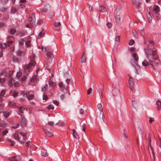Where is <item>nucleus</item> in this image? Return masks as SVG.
<instances>
[{
	"instance_id": "obj_54",
	"label": "nucleus",
	"mask_w": 161,
	"mask_h": 161,
	"mask_svg": "<svg viewBox=\"0 0 161 161\" xmlns=\"http://www.w3.org/2000/svg\"><path fill=\"white\" fill-rule=\"evenodd\" d=\"M8 132V130H6L4 131H3L2 133V135L3 136L5 135Z\"/></svg>"
},
{
	"instance_id": "obj_5",
	"label": "nucleus",
	"mask_w": 161,
	"mask_h": 161,
	"mask_svg": "<svg viewBox=\"0 0 161 161\" xmlns=\"http://www.w3.org/2000/svg\"><path fill=\"white\" fill-rule=\"evenodd\" d=\"M119 11L118 9H116L114 12V15L115 16L116 21H120Z\"/></svg>"
},
{
	"instance_id": "obj_10",
	"label": "nucleus",
	"mask_w": 161,
	"mask_h": 161,
	"mask_svg": "<svg viewBox=\"0 0 161 161\" xmlns=\"http://www.w3.org/2000/svg\"><path fill=\"white\" fill-rule=\"evenodd\" d=\"M132 57L133 58V61H131V63H137L138 59V57L137 56V54L135 53H133Z\"/></svg>"
},
{
	"instance_id": "obj_15",
	"label": "nucleus",
	"mask_w": 161,
	"mask_h": 161,
	"mask_svg": "<svg viewBox=\"0 0 161 161\" xmlns=\"http://www.w3.org/2000/svg\"><path fill=\"white\" fill-rule=\"evenodd\" d=\"M81 61L82 63H86V58L85 55L84 53L81 56Z\"/></svg>"
},
{
	"instance_id": "obj_2",
	"label": "nucleus",
	"mask_w": 161,
	"mask_h": 161,
	"mask_svg": "<svg viewBox=\"0 0 161 161\" xmlns=\"http://www.w3.org/2000/svg\"><path fill=\"white\" fill-rule=\"evenodd\" d=\"M148 61H149L150 64L154 68L158 67L160 64V61L158 56Z\"/></svg>"
},
{
	"instance_id": "obj_59",
	"label": "nucleus",
	"mask_w": 161,
	"mask_h": 161,
	"mask_svg": "<svg viewBox=\"0 0 161 161\" xmlns=\"http://www.w3.org/2000/svg\"><path fill=\"white\" fill-rule=\"evenodd\" d=\"M133 34L134 36L136 38H137L138 37V35L137 34V33L136 32H133Z\"/></svg>"
},
{
	"instance_id": "obj_51",
	"label": "nucleus",
	"mask_w": 161,
	"mask_h": 161,
	"mask_svg": "<svg viewBox=\"0 0 161 161\" xmlns=\"http://www.w3.org/2000/svg\"><path fill=\"white\" fill-rule=\"evenodd\" d=\"M47 108L48 109H53L54 108L53 105H50L47 107Z\"/></svg>"
},
{
	"instance_id": "obj_45",
	"label": "nucleus",
	"mask_w": 161,
	"mask_h": 161,
	"mask_svg": "<svg viewBox=\"0 0 161 161\" xmlns=\"http://www.w3.org/2000/svg\"><path fill=\"white\" fill-rule=\"evenodd\" d=\"M120 36H117L115 38V41L116 42H119L120 40Z\"/></svg>"
},
{
	"instance_id": "obj_1",
	"label": "nucleus",
	"mask_w": 161,
	"mask_h": 161,
	"mask_svg": "<svg viewBox=\"0 0 161 161\" xmlns=\"http://www.w3.org/2000/svg\"><path fill=\"white\" fill-rule=\"evenodd\" d=\"M144 49L148 60L158 56L157 50L155 48L153 41H149V44Z\"/></svg>"
},
{
	"instance_id": "obj_17",
	"label": "nucleus",
	"mask_w": 161,
	"mask_h": 161,
	"mask_svg": "<svg viewBox=\"0 0 161 161\" xmlns=\"http://www.w3.org/2000/svg\"><path fill=\"white\" fill-rule=\"evenodd\" d=\"M41 154L43 156H47V153L46 150L43 148H42V149Z\"/></svg>"
},
{
	"instance_id": "obj_56",
	"label": "nucleus",
	"mask_w": 161,
	"mask_h": 161,
	"mask_svg": "<svg viewBox=\"0 0 161 161\" xmlns=\"http://www.w3.org/2000/svg\"><path fill=\"white\" fill-rule=\"evenodd\" d=\"M13 42V41H8L7 42V45L8 46H10L11 44Z\"/></svg>"
},
{
	"instance_id": "obj_32",
	"label": "nucleus",
	"mask_w": 161,
	"mask_h": 161,
	"mask_svg": "<svg viewBox=\"0 0 161 161\" xmlns=\"http://www.w3.org/2000/svg\"><path fill=\"white\" fill-rule=\"evenodd\" d=\"M4 116L5 118H7L10 115V113L8 111H5L3 113Z\"/></svg>"
},
{
	"instance_id": "obj_4",
	"label": "nucleus",
	"mask_w": 161,
	"mask_h": 161,
	"mask_svg": "<svg viewBox=\"0 0 161 161\" xmlns=\"http://www.w3.org/2000/svg\"><path fill=\"white\" fill-rule=\"evenodd\" d=\"M35 61L31 59L30 63L27 65V66L25 68L24 72L25 74L28 75L29 73V69L31 66H34L35 65Z\"/></svg>"
},
{
	"instance_id": "obj_48",
	"label": "nucleus",
	"mask_w": 161,
	"mask_h": 161,
	"mask_svg": "<svg viewBox=\"0 0 161 161\" xmlns=\"http://www.w3.org/2000/svg\"><path fill=\"white\" fill-rule=\"evenodd\" d=\"M19 124H17L15 126H12L11 127V128L12 129H16L18 128L19 126Z\"/></svg>"
},
{
	"instance_id": "obj_61",
	"label": "nucleus",
	"mask_w": 161,
	"mask_h": 161,
	"mask_svg": "<svg viewBox=\"0 0 161 161\" xmlns=\"http://www.w3.org/2000/svg\"><path fill=\"white\" fill-rule=\"evenodd\" d=\"M30 147L31 149H32L33 150H35L36 148V146L33 145H31Z\"/></svg>"
},
{
	"instance_id": "obj_63",
	"label": "nucleus",
	"mask_w": 161,
	"mask_h": 161,
	"mask_svg": "<svg viewBox=\"0 0 161 161\" xmlns=\"http://www.w3.org/2000/svg\"><path fill=\"white\" fill-rule=\"evenodd\" d=\"M21 73L20 72H18L16 75V76L18 77H19L21 76Z\"/></svg>"
},
{
	"instance_id": "obj_24",
	"label": "nucleus",
	"mask_w": 161,
	"mask_h": 161,
	"mask_svg": "<svg viewBox=\"0 0 161 161\" xmlns=\"http://www.w3.org/2000/svg\"><path fill=\"white\" fill-rule=\"evenodd\" d=\"M47 58H52L53 56L52 53L50 52H48L47 53Z\"/></svg>"
},
{
	"instance_id": "obj_40",
	"label": "nucleus",
	"mask_w": 161,
	"mask_h": 161,
	"mask_svg": "<svg viewBox=\"0 0 161 161\" xmlns=\"http://www.w3.org/2000/svg\"><path fill=\"white\" fill-rule=\"evenodd\" d=\"M25 44L26 47H29L31 45V41H27L25 43Z\"/></svg>"
},
{
	"instance_id": "obj_27",
	"label": "nucleus",
	"mask_w": 161,
	"mask_h": 161,
	"mask_svg": "<svg viewBox=\"0 0 161 161\" xmlns=\"http://www.w3.org/2000/svg\"><path fill=\"white\" fill-rule=\"evenodd\" d=\"M17 55L20 56H24L25 54V53L22 52L21 51H18L16 52Z\"/></svg>"
},
{
	"instance_id": "obj_55",
	"label": "nucleus",
	"mask_w": 161,
	"mask_h": 161,
	"mask_svg": "<svg viewBox=\"0 0 161 161\" xmlns=\"http://www.w3.org/2000/svg\"><path fill=\"white\" fill-rule=\"evenodd\" d=\"M79 113L81 114H82L84 113V111L82 108H80L79 110Z\"/></svg>"
},
{
	"instance_id": "obj_46",
	"label": "nucleus",
	"mask_w": 161,
	"mask_h": 161,
	"mask_svg": "<svg viewBox=\"0 0 161 161\" xmlns=\"http://www.w3.org/2000/svg\"><path fill=\"white\" fill-rule=\"evenodd\" d=\"M10 160L11 161H17V160L16 157L11 158H10Z\"/></svg>"
},
{
	"instance_id": "obj_33",
	"label": "nucleus",
	"mask_w": 161,
	"mask_h": 161,
	"mask_svg": "<svg viewBox=\"0 0 161 161\" xmlns=\"http://www.w3.org/2000/svg\"><path fill=\"white\" fill-rule=\"evenodd\" d=\"M14 136L15 139L17 140L19 142H20V138L19 136V135L18 134H15Z\"/></svg>"
},
{
	"instance_id": "obj_39",
	"label": "nucleus",
	"mask_w": 161,
	"mask_h": 161,
	"mask_svg": "<svg viewBox=\"0 0 161 161\" xmlns=\"http://www.w3.org/2000/svg\"><path fill=\"white\" fill-rule=\"evenodd\" d=\"M60 24V23L59 22H56L54 23V25L57 27L59 26Z\"/></svg>"
},
{
	"instance_id": "obj_31",
	"label": "nucleus",
	"mask_w": 161,
	"mask_h": 161,
	"mask_svg": "<svg viewBox=\"0 0 161 161\" xmlns=\"http://www.w3.org/2000/svg\"><path fill=\"white\" fill-rule=\"evenodd\" d=\"M16 32V30L15 29L13 28H12L11 29L10 31V33L11 35H14Z\"/></svg>"
},
{
	"instance_id": "obj_16",
	"label": "nucleus",
	"mask_w": 161,
	"mask_h": 161,
	"mask_svg": "<svg viewBox=\"0 0 161 161\" xmlns=\"http://www.w3.org/2000/svg\"><path fill=\"white\" fill-rule=\"evenodd\" d=\"M142 64L143 66H146L150 64V62L149 61H148L147 60L145 59L142 61Z\"/></svg>"
},
{
	"instance_id": "obj_60",
	"label": "nucleus",
	"mask_w": 161,
	"mask_h": 161,
	"mask_svg": "<svg viewBox=\"0 0 161 161\" xmlns=\"http://www.w3.org/2000/svg\"><path fill=\"white\" fill-rule=\"evenodd\" d=\"M132 3L133 4L135 5L136 6L137 5V4H138L137 2L135 0H133L132 1Z\"/></svg>"
},
{
	"instance_id": "obj_20",
	"label": "nucleus",
	"mask_w": 161,
	"mask_h": 161,
	"mask_svg": "<svg viewBox=\"0 0 161 161\" xmlns=\"http://www.w3.org/2000/svg\"><path fill=\"white\" fill-rule=\"evenodd\" d=\"M153 10L156 13L158 12L159 10V7L157 5H155L153 8Z\"/></svg>"
},
{
	"instance_id": "obj_43",
	"label": "nucleus",
	"mask_w": 161,
	"mask_h": 161,
	"mask_svg": "<svg viewBox=\"0 0 161 161\" xmlns=\"http://www.w3.org/2000/svg\"><path fill=\"white\" fill-rule=\"evenodd\" d=\"M134 42H135L134 41L133 39H131L130 40V41L129 43V45H132L134 44Z\"/></svg>"
},
{
	"instance_id": "obj_8",
	"label": "nucleus",
	"mask_w": 161,
	"mask_h": 161,
	"mask_svg": "<svg viewBox=\"0 0 161 161\" xmlns=\"http://www.w3.org/2000/svg\"><path fill=\"white\" fill-rule=\"evenodd\" d=\"M19 122L21 126H25L27 124V121L26 118L25 117L21 118L20 119Z\"/></svg>"
},
{
	"instance_id": "obj_57",
	"label": "nucleus",
	"mask_w": 161,
	"mask_h": 161,
	"mask_svg": "<svg viewBox=\"0 0 161 161\" xmlns=\"http://www.w3.org/2000/svg\"><path fill=\"white\" fill-rule=\"evenodd\" d=\"M92 88H90L87 91V94L89 95L90 93H91L92 91Z\"/></svg>"
},
{
	"instance_id": "obj_30",
	"label": "nucleus",
	"mask_w": 161,
	"mask_h": 161,
	"mask_svg": "<svg viewBox=\"0 0 161 161\" xmlns=\"http://www.w3.org/2000/svg\"><path fill=\"white\" fill-rule=\"evenodd\" d=\"M56 85L55 82H53L52 80H50L49 82V85L50 87L54 86Z\"/></svg>"
},
{
	"instance_id": "obj_58",
	"label": "nucleus",
	"mask_w": 161,
	"mask_h": 161,
	"mask_svg": "<svg viewBox=\"0 0 161 161\" xmlns=\"http://www.w3.org/2000/svg\"><path fill=\"white\" fill-rule=\"evenodd\" d=\"M88 7L89 11L90 12H92V7L91 8V5L90 4H88Z\"/></svg>"
},
{
	"instance_id": "obj_47",
	"label": "nucleus",
	"mask_w": 161,
	"mask_h": 161,
	"mask_svg": "<svg viewBox=\"0 0 161 161\" xmlns=\"http://www.w3.org/2000/svg\"><path fill=\"white\" fill-rule=\"evenodd\" d=\"M18 93L15 92L14 91V92L13 94V95L14 97H17L18 95Z\"/></svg>"
},
{
	"instance_id": "obj_19",
	"label": "nucleus",
	"mask_w": 161,
	"mask_h": 161,
	"mask_svg": "<svg viewBox=\"0 0 161 161\" xmlns=\"http://www.w3.org/2000/svg\"><path fill=\"white\" fill-rule=\"evenodd\" d=\"M99 9L100 11L102 13H104L106 11L105 8L102 5L100 6Z\"/></svg>"
},
{
	"instance_id": "obj_13",
	"label": "nucleus",
	"mask_w": 161,
	"mask_h": 161,
	"mask_svg": "<svg viewBox=\"0 0 161 161\" xmlns=\"http://www.w3.org/2000/svg\"><path fill=\"white\" fill-rule=\"evenodd\" d=\"M43 130L45 134L48 137H51L53 136V135L49 131H47V130L45 129H43Z\"/></svg>"
},
{
	"instance_id": "obj_35",
	"label": "nucleus",
	"mask_w": 161,
	"mask_h": 161,
	"mask_svg": "<svg viewBox=\"0 0 161 161\" xmlns=\"http://www.w3.org/2000/svg\"><path fill=\"white\" fill-rule=\"evenodd\" d=\"M0 47L1 48H4L6 47V44L5 43H1L0 44Z\"/></svg>"
},
{
	"instance_id": "obj_25",
	"label": "nucleus",
	"mask_w": 161,
	"mask_h": 161,
	"mask_svg": "<svg viewBox=\"0 0 161 161\" xmlns=\"http://www.w3.org/2000/svg\"><path fill=\"white\" fill-rule=\"evenodd\" d=\"M6 124L4 121H0V127H4L6 126Z\"/></svg>"
},
{
	"instance_id": "obj_44",
	"label": "nucleus",
	"mask_w": 161,
	"mask_h": 161,
	"mask_svg": "<svg viewBox=\"0 0 161 161\" xmlns=\"http://www.w3.org/2000/svg\"><path fill=\"white\" fill-rule=\"evenodd\" d=\"M154 121V119L153 118V117H150L149 119V122L151 124Z\"/></svg>"
},
{
	"instance_id": "obj_29",
	"label": "nucleus",
	"mask_w": 161,
	"mask_h": 161,
	"mask_svg": "<svg viewBox=\"0 0 161 161\" xmlns=\"http://www.w3.org/2000/svg\"><path fill=\"white\" fill-rule=\"evenodd\" d=\"M30 92H29V95H28L27 96L28 99L29 100H31L33 99V98H34V97L33 95H32V94L31 95L30 94Z\"/></svg>"
},
{
	"instance_id": "obj_21",
	"label": "nucleus",
	"mask_w": 161,
	"mask_h": 161,
	"mask_svg": "<svg viewBox=\"0 0 161 161\" xmlns=\"http://www.w3.org/2000/svg\"><path fill=\"white\" fill-rule=\"evenodd\" d=\"M44 34V32L43 31H42L39 34L37 37V38L38 39H39L40 38L43 37Z\"/></svg>"
},
{
	"instance_id": "obj_62",
	"label": "nucleus",
	"mask_w": 161,
	"mask_h": 161,
	"mask_svg": "<svg viewBox=\"0 0 161 161\" xmlns=\"http://www.w3.org/2000/svg\"><path fill=\"white\" fill-rule=\"evenodd\" d=\"M106 25L107 27L109 28H110L112 26V25L110 23H108Z\"/></svg>"
},
{
	"instance_id": "obj_22",
	"label": "nucleus",
	"mask_w": 161,
	"mask_h": 161,
	"mask_svg": "<svg viewBox=\"0 0 161 161\" xmlns=\"http://www.w3.org/2000/svg\"><path fill=\"white\" fill-rule=\"evenodd\" d=\"M37 76L34 75L31 79L30 81L32 82H35L36 81Z\"/></svg>"
},
{
	"instance_id": "obj_52",
	"label": "nucleus",
	"mask_w": 161,
	"mask_h": 161,
	"mask_svg": "<svg viewBox=\"0 0 161 161\" xmlns=\"http://www.w3.org/2000/svg\"><path fill=\"white\" fill-rule=\"evenodd\" d=\"M43 23V21L42 19H39L37 22V24L39 25H41Z\"/></svg>"
},
{
	"instance_id": "obj_41",
	"label": "nucleus",
	"mask_w": 161,
	"mask_h": 161,
	"mask_svg": "<svg viewBox=\"0 0 161 161\" xmlns=\"http://www.w3.org/2000/svg\"><path fill=\"white\" fill-rule=\"evenodd\" d=\"M29 92L28 93H26L25 92H23L22 93V95L24 97H27L28 96V95H29Z\"/></svg>"
},
{
	"instance_id": "obj_34",
	"label": "nucleus",
	"mask_w": 161,
	"mask_h": 161,
	"mask_svg": "<svg viewBox=\"0 0 161 161\" xmlns=\"http://www.w3.org/2000/svg\"><path fill=\"white\" fill-rule=\"evenodd\" d=\"M0 75H3L5 76H6L7 74L6 70L5 69H3L2 72L1 74H0Z\"/></svg>"
},
{
	"instance_id": "obj_49",
	"label": "nucleus",
	"mask_w": 161,
	"mask_h": 161,
	"mask_svg": "<svg viewBox=\"0 0 161 161\" xmlns=\"http://www.w3.org/2000/svg\"><path fill=\"white\" fill-rule=\"evenodd\" d=\"M9 141L11 143L10 146H14L15 144V142L11 139H9Z\"/></svg>"
},
{
	"instance_id": "obj_14",
	"label": "nucleus",
	"mask_w": 161,
	"mask_h": 161,
	"mask_svg": "<svg viewBox=\"0 0 161 161\" xmlns=\"http://www.w3.org/2000/svg\"><path fill=\"white\" fill-rule=\"evenodd\" d=\"M8 77L9 78L8 85L10 87H11L13 85V79L11 75H8Z\"/></svg>"
},
{
	"instance_id": "obj_3",
	"label": "nucleus",
	"mask_w": 161,
	"mask_h": 161,
	"mask_svg": "<svg viewBox=\"0 0 161 161\" xmlns=\"http://www.w3.org/2000/svg\"><path fill=\"white\" fill-rule=\"evenodd\" d=\"M29 21L30 23H28L26 25V27L30 29L32 28V24L35 22V15L34 14H32L29 18Z\"/></svg>"
},
{
	"instance_id": "obj_11",
	"label": "nucleus",
	"mask_w": 161,
	"mask_h": 161,
	"mask_svg": "<svg viewBox=\"0 0 161 161\" xmlns=\"http://www.w3.org/2000/svg\"><path fill=\"white\" fill-rule=\"evenodd\" d=\"M72 134L74 138H75L76 140H78L79 139V136L75 130L73 129L72 130Z\"/></svg>"
},
{
	"instance_id": "obj_28",
	"label": "nucleus",
	"mask_w": 161,
	"mask_h": 161,
	"mask_svg": "<svg viewBox=\"0 0 161 161\" xmlns=\"http://www.w3.org/2000/svg\"><path fill=\"white\" fill-rule=\"evenodd\" d=\"M27 110L24 108L20 107L19 108V111L21 113H23L24 111H26Z\"/></svg>"
},
{
	"instance_id": "obj_42",
	"label": "nucleus",
	"mask_w": 161,
	"mask_h": 161,
	"mask_svg": "<svg viewBox=\"0 0 161 161\" xmlns=\"http://www.w3.org/2000/svg\"><path fill=\"white\" fill-rule=\"evenodd\" d=\"M73 88L72 89V91H75V88H76V85L75 82L72 83Z\"/></svg>"
},
{
	"instance_id": "obj_23",
	"label": "nucleus",
	"mask_w": 161,
	"mask_h": 161,
	"mask_svg": "<svg viewBox=\"0 0 161 161\" xmlns=\"http://www.w3.org/2000/svg\"><path fill=\"white\" fill-rule=\"evenodd\" d=\"M157 108L158 109H161V102L159 100H157Z\"/></svg>"
},
{
	"instance_id": "obj_7",
	"label": "nucleus",
	"mask_w": 161,
	"mask_h": 161,
	"mask_svg": "<svg viewBox=\"0 0 161 161\" xmlns=\"http://www.w3.org/2000/svg\"><path fill=\"white\" fill-rule=\"evenodd\" d=\"M132 64L135 69L137 73H138L140 72V66L138 65L137 63L132 62Z\"/></svg>"
},
{
	"instance_id": "obj_37",
	"label": "nucleus",
	"mask_w": 161,
	"mask_h": 161,
	"mask_svg": "<svg viewBox=\"0 0 161 161\" xmlns=\"http://www.w3.org/2000/svg\"><path fill=\"white\" fill-rule=\"evenodd\" d=\"M25 41L23 39H21L19 40V44L20 45H22L23 44Z\"/></svg>"
},
{
	"instance_id": "obj_26",
	"label": "nucleus",
	"mask_w": 161,
	"mask_h": 161,
	"mask_svg": "<svg viewBox=\"0 0 161 161\" xmlns=\"http://www.w3.org/2000/svg\"><path fill=\"white\" fill-rule=\"evenodd\" d=\"M148 14H149L147 16L148 20L149 23H151V22L152 18L150 15V12H148Z\"/></svg>"
},
{
	"instance_id": "obj_18",
	"label": "nucleus",
	"mask_w": 161,
	"mask_h": 161,
	"mask_svg": "<svg viewBox=\"0 0 161 161\" xmlns=\"http://www.w3.org/2000/svg\"><path fill=\"white\" fill-rule=\"evenodd\" d=\"M58 86L60 88V90L61 91H63L64 89H65L64 87V86L62 82L60 83L59 84Z\"/></svg>"
},
{
	"instance_id": "obj_36",
	"label": "nucleus",
	"mask_w": 161,
	"mask_h": 161,
	"mask_svg": "<svg viewBox=\"0 0 161 161\" xmlns=\"http://www.w3.org/2000/svg\"><path fill=\"white\" fill-rule=\"evenodd\" d=\"M97 108L99 111H103V109L102 108V105L101 104L98 103L97 105Z\"/></svg>"
},
{
	"instance_id": "obj_6",
	"label": "nucleus",
	"mask_w": 161,
	"mask_h": 161,
	"mask_svg": "<svg viewBox=\"0 0 161 161\" xmlns=\"http://www.w3.org/2000/svg\"><path fill=\"white\" fill-rule=\"evenodd\" d=\"M129 84L130 88L131 90H132L134 86V82L133 81V78L131 76L129 75Z\"/></svg>"
},
{
	"instance_id": "obj_9",
	"label": "nucleus",
	"mask_w": 161,
	"mask_h": 161,
	"mask_svg": "<svg viewBox=\"0 0 161 161\" xmlns=\"http://www.w3.org/2000/svg\"><path fill=\"white\" fill-rule=\"evenodd\" d=\"M103 111H99L97 112V116L100 119L103 120Z\"/></svg>"
},
{
	"instance_id": "obj_64",
	"label": "nucleus",
	"mask_w": 161,
	"mask_h": 161,
	"mask_svg": "<svg viewBox=\"0 0 161 161\" xmlns=\"http://www.w3.org/2000/svg\"><path fill=\"white\" fill-rule=\"evenodd\" d=\"M14 86L15 87H18L19 85V83L18 82H16L14 83Z\"/></svg>"
},
{
	"instance_id": "obj_38",
	"label": "nucleus",
	"mask_w": 161,
	"mask_h": 161,
	"mask_svg": "<svg viewBox=\"0 0 161 161\" xmlns=\"http://www.w3.org/2000/svg\"><path fill=\"white\" fill-rule=\"evenodd\" d=\"M9 104L10 106L13 107L14 106L15 103L13 101H10L9 102Z\"/></svg>"
},
{
	"instance_id": "obj_53",
	"label": "nucleus",
	"mask_w": 161,
	"mask_h": 161,
	"mask_svg": "<svg viewBox=\"0 0 161 161\" xmlns=\"http://www.w3.org/2000/svg\"><path fill=\"white\" fill-rule=\"evenodd\" d=\"M47 86H48V85L47 84H46V85H45V86H44L43 87V88L42 89V91H43V92H44L45 91V90H46V89H47Z\"/></svg>"
},
{
	"instance_id": "obj_12",
	"label": "nucleus",
	"mask_w": 161,
	"mask_h": 161,
	"mask_svg": "<svg viewBox=\"0 0 161 161\" xmlns=\"http://www.w3.org/2000/svg\"><path fill=\"white\" fill-rule=\"evenodd\" d=\"M5 91L3 90L1 91L0 94V102H1L4 98Z\"/></svg>"
},
{
	"instance_id": "obj_50",
	"label": "nucleus",
	"mask_w": 161,
	"mask_h": 161,
	"mask_svg": "<svg viewBox=\"0 0 161 161\" xmlns=\"http://www.w3.org/2000/svg\"><path fill=\"white\" fill-rule=\"evenodd\" d=\"M11 12L12 13H15L16 12V8H15L13 7L11 9Z\"/></svg>"
}]
</instances>
